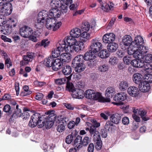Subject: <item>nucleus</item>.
<instances>
[{
	"instance_id": "nucleus-1",
	"label": "nucleus",
	"mask_w": 152,
	"mask_h": 152,
	"mask_svg": "<svg viewBox=\"0 0 152 152\" xmlns=\"http://www.w3.org/2000/svg\"><path fill=\"white\" fill-rule=\"evenodd\" d=\"M144 40L140 35L136 37L133 42L128 48L127 53L130 55H133L136 58L140 59L142 58L143 54L148 52V48L144 46Z\"/></svg>"
},
{
	"instance_id": "nucleus-2",
	"label": "nucleus",
	"mask_w": 152,
	"mask_h": 152,
	"mask_svg": "<svg viewBox=\"0 0 152 152\" xmlns=\"http://www.w3.org/2000/svg\"><path fill=\"white\" fill-rule=\"evenodd\" d=\"M66 88L70 92L73 98L80 99L84 97V91L78 88L75 89L72 84L70 83H67Z\"/></svg>"
},
{
	"instance_id": "nucleus-3",
	"label": "nucleus",
	"mask_w": 152,
	"mask_h": 152,
	"mask_svg": "<svg viewBox=\"0 0 152 152\" xmlns=\"http://www.w3.org/2000/svg\"><path fill=\"white\" fill-rule=\"evenodd\" d=\"M48 16V12L45 10H44L39 12L35 25V27L38 29H41L44 25L45 18Z\"/></svg>"
},
{
	"instance_id": "nucleus-4",
	"label": "nucleus",
	"mask_w": 152,
	"mask_h": 152,
	"mask_svg": "<svg viewBox=\"0 0 152 152\" xmlns=\"http://www.w3.org/2000/svg\"><path fill=\"white\" fill-rule=\"evenodd\" d=\"M56 20L54 18L50 17L46 18L45 26L46 27L49 29L53 28V31H55L58 29L61 25L60 22H58L56 24Z\"/></svg>"
},
{
	"instance_id": "nucleus-5",
	"label": "nucleus",
	"mask_w": 152,
	"mask_h": 152,
	"mask_svg": "<svg viewBox=\"0 0 152 152\" xmlns=\"http://www.w3.org/2000/svg\"><path fill=\"white\" fill-rule=\"evenodd\" d=\"M31 116V120L29 121V126L32 128L35 127L37 124V122L40 118V114L37 113H34V111H30L29 110V116Z\"/></svg>"
},
{
	"instance_id": "nucleus-6",
	"label": "nucleus",
	"mask_w": 152,
	"mask_h": 152,
	"mask_svg": "<svg viewBox=\"0 0 152 152\" xmlns=\"http://www.w3.org/2000/svg\"><path fill=\"white\" fill-rule=\"evenodd\" d=\"M91 43L90 48L94 53L99 51L102 48V43L96 38L92 39Z\"/></svg>"
},
{
	"instance_id": "nucleus-7",
	"label": "nucleus",
	"mask_w": 152,
	"mask_h": 152,
	"mask_svg": "<svg viewBox=\"0 0 152 152\" xmlns=\"http://www.w3.org/2000/svg\"><path fill=\"white\" fill-rule=\"evenodd\" d=\"M21 110H16L15 111L13 114L12 115L11 118H16L18 117H21L23 116V119L26 120L27 119L28 117V109L26 107H24L23 109V113H21Z\"/></svg>"
},
{
	"instance_id": "nucleus-8",
	"label": "nucleus",
	"mask_w": 152,
	"mask_h": 152,
	"mask_svg": "<svg viewBox=\"0 0 152 152\" xmlns=\"http://www.w3.org/2000/svg\"><path fill=\"white\" fill-rule=\"evenodd\" d=\"M115 34L112 33L106 34L103 36V41L105 43L113 42L115 40Z\"/></svg>"
},
{
	"instance_id": "nucleus-9",
	"label": "nucleus",
	"mask_w": 152,
	"mask_h": 152,
	"mask_svg": "<svg viewBox=\"0 0 152 152\" xmlns=\"http://www.w3.org/2000/svg\"><path fill=\"white\" fill-rule=\"evenodd\" d=\"M93 97L92 99L98 100L99 102H110V99L109 98H104L102 97L101 94L98 92H95Z\"/></svg>"
},
{
	"instance_id": "nucleus-10",
	"label": "nucleus",
	"mask_w": 152,
	"mask_h": 152,
	"mask_svg": "<svg viewBox=\"0 0 152 152\" xmlns=\"http://www.w3.org/2000/svg\"><path fill=\"white\" fill-rule=\"evenodd\" d=\"M64 45V50H65V52L67 53H71L73 52L74 51H75L76 52H78L80 50L78 48V47L73 46L70 45H64V44H61V45Z\"/></svg>"
},
{
	"instance_id": "nucleus-11",
	"label": "nucleus",
	"mask_w": 152,
	"mask_h": 152,
	"mask_svg": "<svg viewBox=\"0 0 152 152\" xmlns=\"http://www.w3.org/2000/svg\"><path fill=\"white\" fill-rule=\"evenodd\" d=\"M53 115L50 114L48 115L45 121L46 122L45 123V126L46 129H49L53 125L54 121L55 116H53Z\"/></svg>"
},
{
	"instance_id": "nucleus-12",
	"label": "nucleus",
	"mask_w": 152,
	"mask_h": 152,
	"mask_svg": "<svg viewBox=\"0 0 152 152\" xmlns=\"http://www.w3.org/2000/svg\"><path fill=\"white\" fill-rule=\"evenodd\" d=\"M73 46L78 47L80 50H82L84 48V43L81 41H77L75 38L72 37L70 45Z\"/></svg>"
},
{
	"instance_id": "nucleus-13",
	"label": "nucleus",
	"mask_w": 152,
	"mask_h": 152,
	"mask_svg": "<svg viewBox=\"0 0 152 152\" xmlns=\"http://www.w3.org/2000/svg\"><path fill=\"white\" fill-rule=\"evenodd\" d=\"M59 46L52 51V57L53 58H56L58 57L60 54L61 52L63 51L64 45H61L60 44H59Z\"/></svg>"
},
{
	"instance_id": "nucleus-14",
	"label": "nucleus",
	"mask_w": 152,
	"mask_h": 152,
	"mask_svg": "<svg viewBox=\"0 0 152 152\" xmlns=\"http://www.w3.org/2000/svg\"><path fill=\"white\" fill-rule=\"evenodd\" d=\"M95 129L94 127H90V132L91 135H93L94 141H96L101 140V138L99 133Z\"/></svg>"
},
{
	"instance_id": "nucleus-15",
	"label": "nucleus",
	"mask_w": 152,
	"mask_h": 152,
	"mask_svg": "<svg viewBox=\"0 0 152 152\" xmlns=\"http://www.w3.org/2000/svg\"><path fill=\"white\" fill-rule=\"evenodd\" d=\"M139 88L140 91L144 92L148 91L150 88V84L146 82L143 81L139 83Z\"/></svg>"
},
{
	"instance_id": "nucleus-16",
	"label": "nucleus",
	"mask_w": 152,
	"mask_h": 152,
	"mask_svg": "<svg viewBox=\"0 0 152 152\" xmlns=\"http://www.w3.org/2000/svg\"><path fill=\"white\" fill-rule=\"evenodd\" d=\"M63 65V63L59 58H53L52 69L54 71H57L60 69Z\"/></svg>"
},
{
	"instance_id": "nucleus-17",
	"label": "nucleus",
	"mask_w": 152,
	"mask_h": 152,
	"mask_svg": "<svg viewBox=\"0 0 152 152\" xmlns=\"http://www.w3.org/2000/svg\"><path fill=\"white\" fill-rule=\"evenodd\" d=\"M83 58L86 61L92 60L96 58L95 54L91 50H89L86 52L83 56Z\"/></svg>"
},
{
	"instance_id": "nucleus-18",
	"label": "nucleus",
	"mask_w": 152,
	"mask_h": 152,
	"mask_svg": "<svg viewBox=\"0 0 152 152\" xmlns=\"http://www.w3.org/2000/svg\"><path fill=\"white\" fill-rule=\"evenodd\" d=\"M128 94L131 96L135 97L138 94V88L134 86L129 87L127 90Z\"/></svg>"
},
{
	"instance_id": "nucleus-19",
	"label": "nucleus",
	"mask_w": 152,
	"mask_h": 152,
	"mask_svg": "<svg viewBox=\"0 0 152 152\" xmlns=\"http://www.w3.org/2000/svg\"><path fill=\"white\" fill-rule=\"evenodd\" d=\"M62 14L60 10L56 8H52L49 11V15L55 18H58Z\"/></svg>"
},
{
	"instance_id": "nucleus-20",
	"label": "nucleus",
	"mask_w": 152,
	"mask_h": 152,
	"mask_svg": "<svg viewBox=\"0 0 152 152\" xmlns=\"http://www.w3.org/2000/svg\"><path fill=\"white\" fill-rule=\"evenodd\" d=\"M12 28L11 26L8 24L3 25L1 28V31L2 34L7 35L12 32Z\"/></svg>"
},
{
	"instance_id": "nucleus-21",
	"label": "nucleus",
	"mask_w": 152,
	"mask_h": 152,
	"mask_svg": "<svg viewBox=\"0 0 152 152\" xmlns=\"http://www.w3.org/2000/svg\"><path fill=\"white\" fill-rule=\"evenodd\" d=\"M122 42L123 44L126 46H129L133 42L132 37L128 35H125L123 37Z\"/></svg>"
},
{
	"instance_id": "nucleus-22",
	"label": "nucleus",
	"mask_w": 152,
	"mask_h": 152,
	"mask_svg": "<svg viewBox=\"0 0 152 152\" xmlns=\"http://www.w3.org/2000/svg\"><path fill=\"white\" fill-rule=\"evenodd\" d=\"M19 33L20 35L25 38H28V27L25 26L20 28Z\"/></svg>"
},
{
	"instance_id": "nucleus-23",
	"label": "nucleus",
	"mask_w": 152,
	"mask_h": 152,
	"mask_svg": "<svg viewBox=\"0 0 152 152\" xmlns=\"http://www.w3.org/2000/svg\"><path fill=\"white\" fill-rule=\"evenodd\" d=\"M122 115L118 113H116L112 115L110 117V120L112 122L116 124H117L119 123Z\"/></svg>"
},
{
	"instance_id": "nucleus-24",
	"label": "nucleus",
	"mask_w": 152,
	"mask_h": 152,
	"mask_svg": "<svg viewBox=\"0 0 152 152\" xmlns=\"http://www.w3.org/2000/svg\"><path fill=\"white\" fill-rule=\"evenodd\" d=\"M83 56L80 55L75 57L72 62L73 67L76 66L82 63L83 60Z\"/></svg>"
},
{
	"instance_id": "nucleus-25",
	"label": "nucleus",
	"mask_w": 152,
	"mask_h": 152,
	"mask_svg": "<svg viewBox=\"0 0 152 152\" xmlns=\"http://www.w3.org/2000/svg\"><path fill=\"white\" fill-rule=\"evenodd\" d=\"M67 3L68 4L69 3L72 4V0H68L66 2V4L64 3V4H62L61 2L60 5L59 6V7H58L60 10V11L63 14L66 13L67 12L68 9L67 6L66 5Z\"/></svg>"
},
{
	"instance_id": "nucleus-26",
	"label": "nucleus",
	"mask_w": 152,
	"mask_h": 152,
	"mask_svg": "<svg viewBox=\"0 0 152 152\" xmlns=\"http://www.w3.org/2000/svg\"><path fill=\"white\" fill-rule=\"evenodd\" d=\"M133 80L135 83L139 85V83L143 81L142 75L138 73H135L133 75Z\"/></svg>"
},
{
	"instance_id": "nucleus-27",
	"label": "nucleus",
	"mask_w": 152,
	"mask_h": 152,
	"mask_svg": "<svg viewBox=\"0 0 152 152\" xmlns=\"http://www.w3.org/2000/svg\"><path fill=\"white\" fill-rule=\"evenodd\" d=\"M126 99V94L124 92H121L115 95L114 99L116 101L121 102L124 101Z\"/></svg>"
},
{
	"instance_id": "nucleus-28",
	"label": "nucleus",
	"mask_w": 152,
	"mask_h": 152,
	"mask_svg": "<svg viewBox=\"0 0 152 152\" xmlns=\"http://www.w3.org/2000/svg\"><path fill=\"white\" fill-rule=\"evenodd\" d=\"M115 89L112 87H108L106 89L105 92V95L107 97L105 98H109L110 99V98H112L115 94Z\"/></svg>"
},
{
	"instance_id": "nucleus-29",
	"label": "nucleus",
	"mask_w": 152,
	"mask_h": 152,
	"mask_svg": "<svg viewBox=\"0 0 152 152\" xmlns=\"http://www.w3.org/2000/svg\"><path fill=\"white\" fill-rule=\"evenodd\" d=\"M101 8L104 11L106 12H109L110 10H112L114 6V4L111 2L108 4H106L104 5L103 3L100 5Z\"/></svg>"
},
{
	"instance_id": "nucleus-30",
	"label": "nucleus",
	"mask_w": 152,
	"mask_h": 152,
	"mask_svg": "<svg viewBox=\"0 0 152 152\" xmlns=\"http://www.w3.org/2000/svg\"><path fill=\"white\" fill-rule=\"evenodd\" d=\"M134 59L132 60L131 64L134 67H143L144 65V61L140 60Z\"/></svg>"
},
{
	"instance_id": "nucleus-31",
	"label": "nucleus",
	"mask_w": 152,
	"mask_h": 152,
	"mask_svg": "<svg viewBox=\"0 0 152 152\" xmlns=\"http://www.w3.org/2000/svg\"><path fill=\"white\" fill-rule=\"evenodd\" d=\"M10 7L9 9H8L6 6H0V14L2 13L4 14L6 13V15H9L12 12V9L11 8V4H9Z\"/></svg>"
},
{
	"instance_id": "nucleus-32",
	"label": "nucleus",
	"mask_w": 152,
	"mask_h": 152,
	"mask_svg": "<svg viewBox=\"0 0 152 152\" xmlns=\"http://www.w3.org/2000/svg\"><path fill=\"white\" fill-rule=\"evenodd\" d=\"M71 58L70 54L64 53L61 54L60 55L59 58L63 63V62H68Z\"/></svg>"
},
{
	"instance_id": "nucleus-33",
	"label": "nucleus",
	"mask_w": 152,
	"mask_h": 152,
	"mask_svg": "<svg viewBox=\"0 0 152 152\" xmlns=\"http://www.w3.org/2000/svg\"><path fill=\"white\" fill-rule=\"evenodd\" d=\"M82 137L79 135L77 136L74 141V146L78 149L80 148L82 146Z\"/></svg>"
},
{
	"instance_id": "nucleus-34",
	"label": "nucleus",
	"mask_w": 152,
	"mask_h": 152,
	"mask_svg": "<svg viewBox=\"0 0 152 152\" xmlns=\"http://www.w3.org/2000/svg\"><path fill=\"white\" fill-rule=\"evenodd\" d=\"M81 31L78 28H75L72 30L70 32V36L74 38H78L80 35Z\"/></svg>"
},
{
	"instance_id": "nucleus-35",
	"label": "nucleus",
	"mask_w": 152,
	"mask_h": 152,
	"mask_svg": "<svg viewBox=\"0 0 152 152\" xmlns=\"http://www.w3.org/2000/svg\"><path fill=\"white\" fill-rule=\"evenodd\" d=\"M118 48V45L114 42L108 43L107 46V49L108 51L110 52H115Z\"/></svg>"
},
{
	"instance_id": "nucleus-36",
	"label": "nucleus",
	"mask_w": 152,
	"mask_h": 152,
	"mask_svg": "<svg viewBox=\"0 0 152 152\" xmlns=\"http://www.w3.org/2000/svg\"><path fill=\"white\" fill-rule=\"evenodd\" d=\"M40 34V33L38 31L32 32L29 36V40L34 42H37V37Z\"/></svg>"
},
{
	"instance_id": "nucleus-37",
	"label": "nucleus",
	"mask_w": 152,
	"mask_h": 152,
	"mask_svg": "<svg viewBox=\"0 0 152 152\" xmlns=\"http://www.w3.org/2000/svg\"><path fill=\"white\" fill-rule=\"evenodd\" d=\"M62 72L65 75H69L72 72L71 67L68 65L64 66L62 68Z\"/></svg>"
},
{
	"instance_id": "nucleus-38",
	"label": "nucleus",
	"mask_w": 152,
	"mask_h": 152,
	"mask_svg": "<svg viewBox=\"0 0 152 152\" xmlns=\"http://www.w3.org/2000/svg\"><path fill=\"white\" fill-rule=\"evenodd\" d=\"M53 58L52 57L50 56L47 58L45 59L44 62L45 65L47 67L51 66L52 67Z\"/></svg>"
},
{
	"instance_id": "nucleus-39",
	"label": "nucleus",
	"mask_w": 152,
	"mask_h": 152,
	"mask_svg": "<svg viewBox=\"0 0 152 152\" xmlns=\"http://www.w3.org/2000/svg\"><path fill=\"white\" fill-rule=\"evenodd\" d=\"M129 86V83L127 81L123 80L121 81L119 84V88L122 91H124Z\"/></svg>"
},
{
	"instance_id": "nucleus-40",
	"label": "nucleus",
	"mask_w": 152,
	"mask_h": 152,
	"mask_svg": "<svg viewBox=\"0 0 152 152\" xmlns=\"http://www.w3.org/2000/svg\"><path fill=\"white\" fill-rule=\"evenodd\" d=\"M73 67L75 68V71L77 72H80L83 71L86 67L85 65L83 63H80Z\"/></svg>"
},
{
	"instance_id": "nucleus-41",
	"label": "nucleus",
	"mask_w": 152,
	"mask_h": 152,
	"mask_svg": "<svg viewBox=\"0 0 152 152\" xmlns=\"http://www.w3.org/2000/svg\"><path fill=\"white\" fill-rule=\"evenodd\" d=\"M90 34L87 32H84L80 35V39L81 42H86L89 39Z\"/></svg>"
},
{
	"instance_id": "nucleus-42",
	"label": "nucleus",
	"mask_w": 152,
	"mask_h": 152,
	"mask_svg": "<svg viewBox=\"0 0 152 152\" xmlns=\"http://www.w3.org/2000/svg\"><path fill=\"white\" fill-rule=\"evenodd\" d=\"M95 91L91 89H88L85 92V96L86 98L88 99H92Z\"/></svg>"
},
{
	"instance_id": "nucleus-43",
	"label": "nucleus",
	"mask_w": 152,
	"mask_h": 152,
	"mask_svg": "<svg viewBox=\"0 0 152 152\" xmlns=\"http://www.w3.org/2000/svg\"><path fill=\"white\" fill-rule=\"evenodd\" d=\"M60 0H51L50 4L52 8H56L59 7L61 2Z\"/></svg>"
},
{
	"instance_id": "nucleus-44",
	"label": "nucleus",
	"mask_w": 152,
	"mask_h": 152,
	"mask_svg": "<svg viewBox=\"0 0 152 152\" xmlns=\"http://www.w3.org/2000/svg\"><path fill=\"white\" fill-rule=\"evenodd\" d=\"M143 67L144 70L147 72L150 73L152 72V65L149 63L144 62Z\"/></svg>"
},
{
	"instance_id": "nucleus-45",
	"label": "nucleus",
	"mask_w": 152,
	"mask_h": 152,
	"mask_svg": "<svg viewBox=\"0 0 152 152\" xmlns=\"http://www.w3.org/2000/svg\"><path fill=\"white\" fill-rule=\"evenodd\" d=\"M146 53H143L142 58L141 59H143L144 62L149 63L152 61V55L151 54H148L145 56H144V54Z\"/></svg>"
},
{
	"instance_id": "nucleus-46",
	"label": "nucleus",
	"mask_w": 152,
	"mask_h": 152,
	"mask_svg": "<svg viewBox=\"0 0 152 152\" xmlns=\"http://www.w3.org/2000/svg\"><path fill=\"white\" fill-rule=\"evenodd\" d=\"M45 115H42L38 121L37 125H38V127L39 128H42L45 125V121L44 118L47 117V116L45 117Z\"/></svg>"
},
{
	"instance_id": "nucleus-47",
	"label": "nucleus",
	"mask_w": 152,
	"mask_h": 152,
	"mask_svg": "<svg viewBox=\"0 0 152 152\" xmlns=\"http://www.w3.org/2000/svg\"><path fill=\"white\" fill-rule=\"evenodd\" d=\"M109 66L107 64H103L100 65L98 67V70L101 72H104L108 70Z\"/></svg>"
},
{
	"instance_id": "nucleus-48",
	"label": "nucleus",
	"mask_w": 152,
	"mask_h": 152,
	"mask_svg": "<svg viewBox=\"0 0 152 152\" xmlns=\"http://www.w3.org/2000/svg\"><path fill=\"white\" fill-rule=\"evenodd\" d=\"M72 37H73L71 36L69 37H66L63 40H62V42H61L59 44H64V45H69L71 41H72Z\"/></svg>"
},
{
	"instance_id": "nucleus-49",
	"label": "nucleus",
	"mask_w": 152,
	"mask_h": 152,
	"mask_svg": "<svg viewBox=\"0 0 152 152\" xmlns=\"http://www.w3.org/2000/svg\"><path fill=\"white\" fill-rule=\"evenodd\" d=\"M98 56L101 58H104L108 57L109 56V54L106 50H103L99 52Z\"/></svg>"
},
{
	"instance_id": "nucleus-50",
	"label": "nucleus",
	"mask_w": 152,
	"mask_h": 152,
	"mask_svg": "<svg viewBox=\"0 0 152 152\" xmlns=\"http://www.w3.org/2000/svg\"><path fill=\"white\" fill-rule=\"evenodd\" d=\"M50 43L49 41L47 39L42 40L40 42H38L37 44L36 45H38L40 46H44V47L48 45Z\"/></svg>"
},
{
	"instance_id": "nucleus-51",
	"label": "nucleus",
	"mask_w": 152,
	"mask_h": 152,
	"mask_svg": "<svg viewBox=\"0 0 152 152\" xmlns=\"http://www.w3.org/2000/svg\"><path fill=\"white\" fill-rule=\"evenodd\" d=\"M23 91H22L20 94V95L24 96L27 95L28 94V86H25L23 87Z\"/></svg>"
},
{
	"instance_id": "nucleus-52",
	"label": "nucleus",
	"mask_w": 152,
	"mask_h": 152,
	"mask_svg": "<svg viewBox=\"0 0 152 152\" xmlns=\"http://www.w3.org/2000/svg\"><path fill=\"white\" fill-rule=\"evenodd\" d=\"M66 80V78L56 79L55 80V83L58 85H61L65 83Z\"/></svg>"
},
{
	"instance_id": "nucleus-53",
	"label": "nucleus",
	"mask_w": 152,
	"mask_h": 152,
	"mask_svg": "<svg viewBox=\"0 0 152 152\" xmlns=\"http://www.w3.org/2000/svg\"><path fill=\"white\" fill-rule=\"evenodd\" d=\"M90 25L89 23L86 22L83 24L81 28L83 31H88L90 29Z\"/></svg>"
},
{
	"instance_id": "nucleus-54",
	"label": "nucleus",
	"mask_w": 152,
	"mask_h": 152,
	"mask_svg": "<svg viewBox=\"0 0 152 152\" xmlns=\"http://www.w3.org/2000/svg\"><path fill=\"white\" fill-rule=\"evenodd\" d=\"M60 124H59L57 128V131L59 132H61L64 131L65 129V126L63 124V122H58Z\"/></svg>"
},
{
	"instance_id": "nucleus-55",
	"label": "nucleus",
	"mask_w": 152,
	"mask_h": 152,
	"mask_svg": "<svg viewBox=\"0 0 152 152\" xmlns=\"http://www.w3.org/2000/svg\"><path fill=\"white\" fill-rule=\"evenodd\" d=\"M145 81L147 83H152V75L148 74L145 76Z\"/></svg>"
},
{
	"instance_id": "nucleus-56",
	"label": "nucleus",
	"mask_w": 152,
	"mask_h": 152,
	"mask_svg": "<svg viewBox=\"0 0 152 152\" xmlns=\"http://www.w3.org/2000/svg\"><path fill=\"white\" fill-rule=\"evenodd\" d=\"M91 140L90 138L87 136L84 137L82 141V143L84 146L87 145L90 142Z\"/></svg>"
},
{
	"instance_id": "nucleus-57",
	"label": "nucleus",
	"mask_w": 152,
	"mask_h": 152,
	"mask_svg": "<svg viewBox=\"0 0 152 152\" xmlns=\"http://www.w3.org/2000/svg\"><path fill=\"white\" fill-rule=\"evenodd\" d=\"M123 61L124 63L126 64H129L131 63L132 62V59L129 56H125L123 58Z\"/></svg>"
},
{
	"instance_id": "nucleus-58",
	"label": "nucleus",
	"mask_w": 152,
	"mask_h": 152,
	"mask_svg": "<svg viewBox=\"0 0 152 152\" xmlns=\"http://www.w3.org/2000/svg\"><path fill=\"white\" fill-rule=\"evenodd\" d=\"M117 60L116 58L112 57L109 59V63L112 65H114L117 63Z\"/></svg>"
},
{
	"instance_id": "nucleus-59",
	"label": "nucleus",
	"mask_w": 152,
	"mask_h": 152,
	"mask_svg": "<svg viewBox=\"0 0 152 152\" xmlns=\"http://www.w3.org/2000/svg\"><path fill=\"white\" fill-rule=\"evenodd\" d=\"M96 143L95 148L97 150H100L102 147V142L101 140L94 141Z\"/></svg>"
},
{
	"instance_id": "nucleus-60",
	"label": "nucleus",
	"mask_w": 152,
	"mask_h": 152,
	"mask_svg": "<svg viewBox=\"0 0 152 152\" xmlns=\"http://www.w3.org/2000/svg\"><path fill=\"white\" fill-rule=\"evenodd\" d=\"M73 136L72 134H69L68 135L65 140L66 142L68 144H69L71 143L73 140Z\"/></svg>"
},
{
	"instance_id": "nucleus-61",
	"label": "nucleus",
	"mask_w": 152,
	"mask_h": 152,
	"mask_svg": "<svg viewBox=\"0 0 152 152\" xmlns=\"http://www.w3.org/2000/svg\"><path fill=\"white\" fill-rule=\"evenodd\" d=\"M3 110L5 112L10 113L11 111L10 106L8 104L5 105L3 108Z\"/></svg>"
},
{
	"instance_id": "nucleus-62",
	"label": "nucleus",
	"mask_w": 152,
	"mask_h": 152,
	"mask_svg": "<svg viewBox=\"0 0 152 152\" xmlns=\"http://www.w3.org/2000/svg\"><path fill=\"white\" fill-rule=\"evenodd\" d=\"M19 83L18 82H15V90L16 92V95L17 96L19 94Z\"/></svg>"
},
{
	"instance_id": "nucleus-63",
	"label": "nucleus",
	"mask_w": 152,
	"mask_h": 152,
	"mask_svg": "<svg viewBox=\"0 0 152 152\" xmlns=\"http://www.w3.org/2000/svg\"><path fill=\"white\" fill-rule=\"evenodd\" d=\"M146 113V112L144 109H140L138 110V114L140 115L141 117L145 116Z\"/></svg>"
},
{
	"instance_id": "nucleus-64",
	"label": "nucleus",
	"mask_w": 152,
	"mask_h": 152,
	"mask_svg": "<svg viewBox=\"0 0 152 152\" xmlns=\"http://www.w3.org/2000/svg\"><path fill=\"white\" fill-rule=\"evenodd\" d=\"M113 126V124L111 121H108L106 122L104 128L106 129L109 130L110 127Z\"/></svg>"
}]
</instances>
